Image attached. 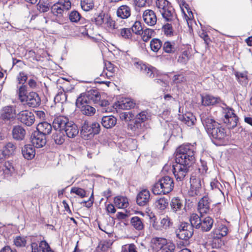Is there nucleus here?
<instances>
[{
	"label": "nucleus",
	"instance_id": "1",
	"mask_svg": "<svg viewBox=\"0 0 252 252\" xmlns=\"http://www.w3.org/2000/svg\"><path fill=\"white\" fill-rule=\"evenodd\" d=\"M175 161L176 163L173 165V173L177 181H182L195 162L193 146L190 144L180 146L176 150Z\"/></svg>",
	"mask_w": 252,
	"mask_h": 252
},
{
	"label": "nucleus",
	"instance_id": "2",
	"mask_svg": "<svg viewBox=\"0 0 252 252\" xmlns=\"http://www.w3.org/2000/svg\"><path fill=\"white\" fill-rule=\"evenodd\" d=\"M201 122L213 142L217 145H225L230 139L227 130L207 113L200 115Z\"/></svg>",
	"mask_w": 252,
	"mask_h": 252
},
{
	"label": "nucleus",
	"instance_id": "3",
	"mask_svg": "<svg viewBox=\"0 0 252 252\" xmlns=\"http://www.w3.org/2000/svg\"><path fill=\"white\" fill-rule=\"evenodd\" d=\"M99 97L97 90H91L79 95L76 99V105L83 115L93 116L95 113V109L91 104L99 100Z\"/></svg>",
	"mask_w": 252,
	"mask_h": 252
},
{
	"label": "nucleus",
	"instance_id": "4",
	"mask_svg": "<svg viewBox=\"0 0 252 252\" xmlns=\"http://www.w3.org/2000/svg\"><path fill=\"white\" fill-rule=\"evenodd\" d=\"M208 168L206 165H202V172L201 168L196 169L193 172L190 177V189L189 193L190 195H199L201 189V182L203 179V174L206 173Z\"/></svg>",
	"mask_w": 252,
	"mask_h": 252
},
{
	"label": "nucleus",
	"instance_id": "5",
	"mask_svg": "<svg viewBox=\"0 0 252 252\" xmlns=\"http://www.w3.org/2000/svg\"><path fill=\"white\" fill-rule=\"evenodd\" d=\"M190 222L195 229H200L203 232L209 231L214 224V220L209 216H199L196 214H192L189 219Z\"/></svg>",
	"mask_w": 252,
	"mask_h": 252
},
{
	"label": "nucleus",
	"instance_id": "6",
	"mask_svg": "<svg viewBox=\"0 0 252 252\" xmlns=\"http://www.w3.org/2000/svg\"><path fill=\"white\" fill-rule=\"evenodd\" d=\"M156 6L162 18L167 22L175 20L176 15L171 3L167 0H157Z\"/></svg>",
	"mask_w": 252,
	"mask_h": 252
},
{
	"label": "nucleus",
	"instance_id": "7",
	"mask_svg": "<svg viewBox=\"0 0 252 252\" xmlns=\"http://www.w3.org/2000/svg\"><path fill=\"white\" fill-rule=\"evenodd\" d=\"M100 131V126L97 122L90 123L85 121L82 124L81 134L84 139H89L97 134Z\"/></svg>",
	"mask_w": 252,
	"mask_h": 252
},
{
	"label": "nucleus",
	"instance_id": "8",
	"mask_svg": "<svg viewBox=\"0 0 252 252\" xmlns=\"http://www.w3.org/2000/svg\"><path fill=\"white\" fill-rule=\"evenodd\" d=\"M193 228L191 223L181 222L175 230L176 237L182 240H189L193 234Z\"/></svg>",
	"mask_w": 252,
	"mask_h": 252
},
{
	"label": "nucleus",
	"instance_id": "9",
	"mask_svg": "<svg viewBox=\"0 0 252 252\" xmlns=\"http://www.w3.org/2000/svg\"><path fill=\"white\" fill-rule=\"evenodd\" d=\"M17 112L16 106L14 105H7L3 107L0 110V119L8 123L13 121L16 118Z\"/></svg>",
	"mask_w": 252,
	"mask_h": 252
},
{
	"label": "nucleus",
	"instance_id": "10",
	"mask_svg": "<svg viewBox=\"0 0 252 252\" xmlns=\"http://www.w3.org/2000/svg\"><path fill=\"white\" fill-rule=\"evenodd\" d=\"M234 110L230 108H223L224 123L226 124L228 128H234L237 126L238 117L234 113Z\"/></svg>",
	"mask_w": 252,
	"mask_h": 252
},
{
	"label": "nucleus",
	"instance_id": "11",
	"mask_svg": "<svg viewBox=\"0 0 252 252\" xmlns=\"http://www.w3.org/2000/svg\"><path fill=\"white\" fill-rule=\"evenodd\" d=\"M18 120L27 126H31L35 121V117L33 114L28 110H23L17 114Z\"/></svg>",
	"mask_w": 252,
	"mask_h": 252
},
{
	"label": "nucleus",
	"instance_id": "12",
	"mask_svg": "<svg viewBox=\"0 0 252 252\" xmlns=\"http://www.w3.org/2000/svg\"><path fill=\"white\" fill-rule=\"evenodd\" d=\"M136 65V68L147 77L154 78L158 75V71L152 66H149L145 64L139 63H137Z\"/></svg>",
	"mask_w": 252,
	"mask_h": 252
},
{
	"label": "nucleus",
	"instance_id": "13",
	"mask_svg": "<svg viewBox=\"0 0 252 252\" xmlns=\"http://www.w3.org/2000/svg\"><path fill=\"white\" fill-rule=\"evenodd\" d=\"M136 65V68L147 77L154 78L158 75V71L152 66H149L145 64L139 63H137Z\"/></svg>",
	"mask_w": 252,
	"mask_h": 252
},
{
	"label": "nucleus",
	"instance_id": "14",
	"mask_svg": "<svg viewBox=\"0 0 252 252\" xmlns=\"http://www.w3.org/2000/svg\"><path fill=\"white\" fill-rule=\"evenodd\" d=\"M211 203V200L207 195L201 198L198 203V210L200 215L210 214L211 211L210 209Z\"/></svg>",
	"mask_w": 252,
	"mask_h": 252
},
{
	"label": "nucleus",
	"instance_id": "15",
	"mask_svg": "<svg viewBox=\"0 0 252 252\" xmlns=\"http://www.w3.org/2000/svg\"><path fill=\"white\" fill-rule=\"evenodd\" d=\"M31 248V252H54L46 241H41L39 244L32 242Z\"/></svg>",
	"mask_w": 252,
	"mask_h": 252
},
{
	"label": "nucleus",
	"instance_id": "16",
	"mask_svg": "<svg viewBox=\"0 0 252 252\" xmlns=\"http://www.w3.org/2000/svg\"><path fill=\"white\" fill-rule=\"evenodd\" d=\"M31 139L32 145L37 148L43 147L46 143V136L36 131L32 133Z\"/></svg>",
	"mask_w": 252,
	"mask_h": 252
},
{
	"label": "nucleus",
	"instance_id": "17",
	"mask_svg": "<svg viewBox=\"0 0 252 252\" xmlns=\"http://www.w3.org/2000/svg\"><path fill=\"white\" fill-rule=\"evenodd\" d=\"M24 102L31 107L39 106L41 103L40 98L38 94L35 92H31L28 94Z\"/></svg>",
	"mask_w": 252,
	"mask_h": 252
},
{
	"label": "nucleus",
	"instance_id": "18",
	"mask_svg": "<svg viewBox=\"0 0 252 252\" xmlns=\"http://www.w3.org/2000/svg\"><path fill=\"white\" fill-rule=\"evenodd\" d=\"M144 22L150 26H154L157 21V17L155 12L151 9L145 10L142 14Z\"/></svg>",
	"mask_w": 252,
	"mask_h": 252
},
{
	"label": "nucleus",
	"instance_id": "19",
	"mask_svg": "<svg viewBox=\"0 0 252 252\" xmlns=\"http://www.w3.org/2000/svg\"><path fill=\"white\" fill-rule=\"evenodd\" d=\"M150 200V192L147 189L141 190L137 194L136 202L138 205L143 206L147 205Z\"/></svg>",
	"mask_w": 252,
	"mask_h": 252
},
{
	"label": "nucleus",
	"instance_id": "20",
	"mask_svg": "<svg viewBox=\"0 0 252 252\" xmlns=\"http://www.w3.org/2000/svg\"><path fill=\"white\" fill-rule=\"evenodd\" d=\"M167 239L161 237L153 238L151 240V248L152 252H158L162 250L165 245L166 244Z\"/></svg>",
	"mask_w": 252,
	"mask_h": 252
},
{
	"label": "nucleus",
	"instance_id": "21",
	"mask_svg": "<svg viewBox=\"0 0 252 252\" xmlns=\"http://www.w3.org/2000/svg\"><path fill=\"white\" fill-rule=\"evenodd\" d=\"M63 131L65 132L66 136L67 137L73 138L78 135L79 129L77 125L73 122L70 121L67 124Z\"/></svg>",
	"mask_w": 252,
	"mask_h": 252
},
{
	"label": "nucleus",
	"instance_id": "22",
	"mask_svg": "<svg viewBox=\"0 0 252 252\" xmlns=\"http://www.w3.org/2000/svg\"><path fill=\"white\" fill-rule=\"evenodd\" d=\"M69 122L67 118L59 116L54 119L53 122V127L56 130L63 131L66 125Z\"/></svg>",
	"mask_w": 252,
	"mask_h": 252
},
{
	"label": "nucleus",
	"instance_id": "23",
	"mask_svg": "<svg viewBox=\"0 0 252 252\" xmlns=\"http://www.w3.org/2000/svg\"><path fill=\"white\" fill-rule=\"evenodd\" d=\"M227 227L223 225L220 224L211 233V237L214 239H220L226 236L228 233Z\"/></svg>",
	"mask_w": 252,
	"mask_h": 252
},
{
	"label": "nucleus",
	"instance_id": "24",
	"mask_svg": "<svg viewBox=\"0 0 252 252\" xmlns=\"http://www.w3.org/2000/svg\"><path fill=\"white\" fill-rule=\"evenodd\" d=\"M116 15L122 19H126L131 15V8L127 5L119 6L116 11Z\"/></svg>",
	"mask_w": 252,
	"mask_h": 252
},
{
	"label": "nucleus",
	"instance_id": "25",
	"mask_svg": "<svg viewBox=\"0 0 252 252\" xmlns=\"http://www.w3.org/2000/svg\"><path fill=\"white\" fill-rule=\"evenodd\" d=\"M12 135L15 140L21 141L23 140L25 136L26 130L21 126H15L13 128Z\"/></svg>",
	"mask_w": 252,
	"mask_h": 252
},
{
	"label": "nucleus",
	"instance_id": "26",
	"mask_svg": "<svg viewBox=\"0 0 252 252\" xmlns=\"http://www.w3.org/2000/svg\"><path fill=\"white\" fill-rule=\"evenodd\" d=\"M23 156L28 160L32 159L35 156V151L33 145L27 144L24 146L22 149Z\"/></svg>",
	"mask_w": 252,
	"mask_h": 252
},
{
	"label": "nucleus",
	"instance_id": "27",
	"mask_svg": "<svg viewBox=\"0 0 252 252\" xmlns=\"http://www.w3.org/2000/svg\"><path fill=\"white\" fill-rule=\"evenodd\" d=\"M234 74L239 84L243 86H246L248 84L249 79L247 71L245 70L242 72L235 71Z\"/></svg>",
	"mask_w": 252,
	"mask_h": 252
},
{
	"label": "nucleus",
	"instance_id": "28",
	"mask_svg": "<svg viewBox=\"0 0 252 252\" xmlns=\"http://www.w3.org/2000/svg\"><path fill=\"white\" fill-rule=\"evenodd\" d=\"M101 123L104 127L111 128L116 125L117 119L112 115L103 116L101 118Z\"/></svg>",
	"mask_w": 252,
	"mask_h": 252
},
{
	"label": "nucleus",
	"instance_id": "29",
	"mask_svg": "<svg viewBox=\"0 0 252 252\" xmlns=\"http://www.w3.org/2000/svg\"><path fill=\"white\" fill-rule=\"evenodd\" d=\"M36 131L39 132L44 136L51 133L52 126L49 123L46 122L39 123L36 126Z\"/></svg>",
	"mask_w": 252,
	"mask_h": 252
},
{
	"label": "nucleus",
	"instance_id": "30",
	"mask_svg": "<svg viewBox=\"0 0 252 252\" xmlns=\"http://www.w3.org/2000/svg\"><path fill=\"white\" fill-rule=\"evenodd\" d=\"M164 186V192L166 194L171 192L174 188V181L172 178L168 176H165L161 178Z\"/></svg>",
	"mask_w": 252,
	"mask_h": 252
},
{
	"label": "nucleus",
	"instance_id": "31",
	"mask_svg": "<svg viewBox=\"0 0 252 252\" xmlns=\"http://www.w3.org/2000/svg\"><path fill=\"white\" fill-rule=\"evenodd\" d=\"M202 103L204 106L213 105L219 103L220 99L211 95H205L201 97Z\"/></svg>",
	"mask_w": 252,
	"mask_h": 252
},
{
	"label": "nucleus",
	"instance_id": "32",
	"mask_svg": "<svg viewBox=\"0 0 252 252\" xmlns=\"http://www.w3.org/2000/svg\"><path fill=\"white\" fill-rule=\"evenodd\" d=\"M172 210L175 213L180 214L183 207L182 201L178 197L172 198L170 203Z\"/></svg>",
	"mask_w": 252,
	"mask_h": 252
},
{
	"label": "nucleus",
	"instance_id": "33",
	"mask_svg": "<svg viewBox=\"0 0 252 252\" xmlns=\"http://www.w3.org/2000/svg\"><path fill=\"white\" fill-rule=\"evenodd\" d=\"M0 168L5 177L10 176L14 171V168L9 161L5 162Z\"/></svg>",
	"mask_w": 252,
	"mask_h": 252
},
{
	"label": "nucleus",
	"instance_id": "34",
	"mask_svg": "<svg viewBox=\"0 0 252 252\" xmlns=\"http://www.w3.org/2000/svg\"><path fill=\"white\" fill-rule=\"evenodd\" d=\"M104 24L106 28L111 30L117 29L121 25L120 24H118L117 23V20H114L108 14L106 15Z\"/></svg>",
	"mask_w": 252,
	"mask_h": 252
},
{
	"label": "nucleus",
	"instance_id": "35",
	"mask_svg": "<svg viewBox=\"0 0 252 252\" xmlns=\"http://www.w3.org/2000/svg\"><path fill=\"white\" fill-rule=\"evenodd\" d=\"M114 202L116 206L119 208L124 209L128 206V199L124 196H116Z\"/></svg>",
	"mask_w": 252,
	"mask_h": 252
},
{
	"label": "nucleus",
	"instance_id": "36",
	"mask_svg": "<svg viewBox=\"0 0 252 252\" xmlns=\"http://www.w3.org/2000/svg\"><path fill=\"white\" fill-rule=\"evenodd\" d=\"M135 103L131 99L125 98L121 101H118V107L122 109H129L135 106Z\"/></svg>",
	"mask_w": 252,
	"mask_h": 252
},
{
	"label": "nucleus",
	"instance_id": "37",
	"mask_svg": "<svg viewBox=\"0 0 252 252\" xmlns=\"http://www.w3.org/2000/svg\"><path fill=\"white\" fill-rule=\"evenodd\" d=\"M152 191L154 194L156 195L166 194V192H164V186L161 179L153 185Z\"/></svg>",
	"mask_w": 252,
	"mask_h": 252
},
{
	"label": "nucleus",
	"instance_id": "38",
	"mask_svg": "<svg viewBox=\"0 0 252 252\" xmlns=\"http://www.w3.org/2000/svg\"><path fill=\"white\" fill-rule=\"evenodd\" d=\"M180 120L188 126H191L194 125L196 119L192 113H188L183 115Z\"/></svg>",
	"mask_w": 252,
	"mask_h": 252
},
{
	"label": "nucleus",
	"instance_id": "39",
	"mask_svg": "<svg viewBox=\"0 0 252 252\" xmlns=\"http://www.w3.org/2000/svg\"><path fill=\"white\" fill-rule=\"evenodd\" d=\"M130 223L137 230H142L144 228V225L143 220L138 217H132L130 220Z\"/></svg>",
	"mask_w": 252,
	"mask_h": 252
},
{
	"label": "nucleus",
	"instance_id": "40",
	"mask_svg": "<svg viewBox=\"0 0 252 252\" xmlns=\"http://www.w3.org/2000/svg\"><path fill=\"white\" fill-rule=\"evenodd\" d=\"M151 113L148 110H144L138 113L135 116V120L144 123L151 119Z\"/></svg>",
	"mask_w": 252,
	"mask_h": 252
},
{
	"label": "nucleus",
	"instance_id": "41",
	"mask_svg": "<svg viewBox=\"0 0 252 252\" xmlns=\"http://www.w3.org/2000/svg\"><path fill=\"white\" fill-rule=\"evenodd\" d=\"M98 95L99 97V100H98L96 102H94V104H97L99 105L101 108V111L103 112H111L112 110V108L109 107V106L110 105V102L106 100H100V95L99 93L98 92Z\"/></svg>",
	"mask_w": 252,
	"mask_h": 252
},
{
	"label": "nucleus",
	"instance_id": "42",
	"mask_svg": "<svg viewBox=\"0 0 252 252\" xmlns=\"http://www.w3.org/2000/svg\"><path fill=\"white\" fill-rule=\"evenodd\" d=\"M36 6L39 11L44 13L49 10L50 4L48 0H39Z\"/></svg>",
	"mask_w": 252,
	"mask_h": 252
},
{
	"label": "nucleus",
	"instance_id": "43",
	"mask_svg": "<svg viewBox=\"0 0 252 252\" xmlns=\"http://www.w3.org/2000/svg\"><path fill=\"white\" fill-rule=\"evenodd\" d=\"M63 131L56 130L53 135V138L57 144H62L65 140V136L63 132Z\"/></svg>",
	"mask_w": 252,
	"mask_h": 252
},
{
	"label": "nucleus",
	"instance_id": "44",
	"mask_svg": "<svg viewBox=\"0 0 252 252\" xmlns=\"http://www.w3.org/2000/svg\"><path fill=\"white\" fill-rule=\"evenodd\" d=\"M80 5L84 11H89L94 6V0H81Z\"/></svg>",
	"mask_w": 252,
	"mask_h": 252
},
{
	"label": "nucleus",
	"instance_id": "45",
	"mask_svg": "<svg viewBox=\"0 0 252 252\" xmlns=\"http://www.w3.org/2000/svg\"><path fill=\"white\" fill-rule=\"evenodd\" d=\"M155 205L159 210H164L168 205V200L164 197L159 198L156 200Z\"/></svg>",
	"mask_w": 252,
	"mask_h": 252
},
{
	"label": "nucleus",
	"instance_id": "46",
	"mask_svg": "<svg viewBox=\"0 0 252 252\" xmlns=\"http://www.w3.org/2000/svg\"><path fill=\"white\" fill-rule=\"evenodd\" d=\"M16 146L12 142L7 143L2 149L7 157L14 154Z\"/></svg>",
	"mask_w": 252,
	"mask_h": 252
},
{
	"label": "nucleus",
	"instance_id": "47",
	"mask_svg": "<svg viewBox=\"0 0 252 252\" xmlns=\"http://www.w3.org/2000/svg\"><path fill=\"white\" fill-rule=\"evenodd\" d=\"M163 49L167 53H174L176 51L175 43L174 42L166 41L163 45Z\"/></svg>",
	"mask_w": 252,
	"mask_h": 252
},
{
	"label": "nucleus",
	"instance_id": "48",
	"mask_svg": "<svg viewBox=\"0 0 252 252\" xmlns=\"http://www.w3.org/2000/svg\"><path fill=\"white\" fill-rule=\"evenodd\" d=\"M131 129L134 132L135 134L139 135L144 130V125L142 123L135 120L133 125L131 127Z\"/></svg>",
	"mask_w": 252,
	"mask_h": 252
},
{
	"label": "nucleus",
	"instance_id": "49",
	"mask_svg": "<svg viewBox=\"0 0 252 252\" xmlns=\"http://www.w3.org/2000/svg\"><path fill=\"white\" fill-rule=\"evenodd\" d=\"M161 224V230L162 229H168L171 228L173 225V222L171 219L167 216L163 218L160 221Z\"/></svg>",
	"mask_w": 252,
	"mask_h": 252
},
{
	"label": "nucleus",
	"instance_id": "50",
	"mask_svg": "<svg viewBox=\"0 0 252 252\" xmlns=\"http://www.w3.org/2000/svg\"><path fill=\"white\" fill-rule=\"evenodd\" d=\"M162 46V42L158 38H153L150 42V47L152 51L157 52Z\"/></svg>",
	"mask_w": 252,
	"mask_h": 252
},
{
	"label": "nucleus",
	"instance_id": "51",
	"mask_svg": "<svg viewBox=\"0 0 252 252\" xmlns=\"http://www.w3.org/2000/svg\"><path fill=\"white\" fill-rule=\"evenodd\" d=\"M107 14L105 13L103 11H101L99 14L95 15L94 17V21L95 24L97 26H101L103 24H104L105 18ZM93 21V20H92Z\"/></svg>",
	"mask_w": 252,
	"mask_h": 252
},
{
	"label": "nucleus",
	"instance_id": "52",
	"mask_svg": "<svg viewBox=\"0 0 252 252\" xmlns=\"http://www.w3.org/2000/svg\"><path fill=\"white\" fill-rule=\"evenodd\" d=\"M18 94L20 100L22 102H24V100L28 95L26 86L22 85L20 86L19 88Z\"/></svg>",
	"mask_w": 252,
	"mask_h": 252
},
{
	"label": "nucleus",
	"instance_id": "53",
	"mask_svg": "<svg viewBox=\"0 0 252 252\" xmlns=\"http://www.w3.org/2000/svg\"><path fill=\"white\" fill-rule=\"evenodd\" d=\"M68 16L70 21L73 23H77L81 18L80 14L76 10L71 11Z\"/></svg>",
	"mask_w": 252,
	"mask_h": 252
},
{
	"label": "nucleus",
	"instance_id": "54",
	"mask_svg": "<svg viewBox=\"0 0 252 252\" xmlns=\"http://www.w3.org/2000/svg\"><path fill=\"white\" fill-rule=\"evenodd\" d=\"M154 31L150 29H146L142 32V38L144 42H147L152 36Z\"/></svg>",
	"mask_w": 252,
	"mask_h": 252
},
{
	"label": "nucleus",
	"instance_id": "55",
	"mask_svg": "<svg viewBox=\"0 0 252 252\" xmlns=\"http://www.w3.org/2000/svg\"><path fill=\"white\" fill-rule=\"evenodd\" d=\"M67 100V96L65 93L60 92L54 98V101L55 103H60L63 104Z\"/></svg>",
	"mask_w": 252,
	"mask_h": 252
},
{
	"label": "nucleus",
	"instance_id": "56",
	"mask_svg": "<svg viewBox=\"0 0 252 252\" xmlns=\"http://www.w3.org/2000/svg\"><path fill=\"white\" fill-rule=\"evenodd\" d=\"M56 4L65 11H67L71 8V2L69 0H59Z\"/></svg>",
	"mask_w": 252,
	"mask_h": 252
},
{
	"label": "nucleus",
	"instance_id": "57",
	"mask_svg": "<svg viewBox=\"0 0 252 252\" xmlns=\"http://www.w3.org/2000/svg\"><path fill=\"white\" fill-rule=\"evenodd\" d=\"M51 10L54 15L59 17L62 16L63 14V12L65 11L61 7H60L58 5H57L56 3L54 4L52 6Z\"/></svg>",
	"mask_w": 252,
	"mask_h": 252
},
{
	"label": "nucleus",
	"instance_id": "58",
	"mask_svg": "<svg viewBox=\"0 0 252 252\" xmlns=\"http://www.w3.org/2000/svg\"><path fill=\"white\" fill-rule=\"evenodd\" d=\"M142 30V28L141 23L140 22L137 21L134 23L131 28L130 29V30H131L133 32L136 34H140Z\"/></svg>",
	"mask_w": 252,
	"mask_h": 252
},
{
	"label": "nucleus",
	"instance_id": "59",
	"mask_svg": "<svg viewBox=\"0 0 252 252\" xmlns=\"http://www.w3.org/2000/svg\"><path fill=\"white\" fill-rule=\"evenodd\" d=\"M134 117V114L131 111L127 112H123L120 114V118L122 121L128 122L130 121Z\"/></svg>",
	"mask_w": 252,
	"mask_h": 252
},
{
	"label": "nucleus",
	"instance_id": "60",
	"mask_svg": "<svg viewBox=\"0 0 252 252\" xmlns=\"http://www.w3.org/2000/svg\"><path fill=\"white\" fill-rule=\"evenodd\" d=\"M162 31L167 36L173 35V29L171 24L167 23L162 27Z\"/></svg>",
	"mask_w": 252,
	"mask_h": 252
},
{
	"label": "nucleus",
	"instance_id": "61",
	"mask_svg": "<svg viewBox=\"0 0 252 252\" xmlns=\"http://www.w3.org/2000/svg\"><path fill=\"white\" fill-rule=\"evenodd\" d=\"M175 244L171 242H166V244L163 247L161 252H174L175 250Z\"/></svg>",
	"mask_w": 252,
	"mask_h": 252
},
{
	"label": "nucleus",
	"instance_id": "62",
	"mask_svg": "<svg viewBox=\"0 0 252 252\" xmlns=\"http://www.w3.org/2000/svg\"><path fill=\"white\" fill-rule=\"evenodd\" d=\"M189 54L187 51H184L182 55L179 57L178 61L182 63H186L189 59Z\"/></svg>",
	"mask_w": 252,
	"mask_h": 252
},
{
	"label": "nucleus",
	"instance_id": "63",
	"mask_svg": "<svg viewBox=\"0 0 252 252\" xmlns=\"http://www.w3.org/2000/svg\"><path fill=\"white\" fill-rule=\"evenodd\" d=\"M71 193H74L78 195V196H80L81 197L83 198L86 196V191L81 189L79 188H72L71 189Z\"/></svg>",
	"mask_w": 252,
	"mask_h": 252
},
{
	"label": "nucleus",
	"instance_id": "64",
	"mask_svg": "<svg viewBox=\"0 0 252 252\" xmlns=\"http://www.w3.org/2000/svg\"><path fill=\"white\" fill-rule=\"evenodd\" d=\"M120 34L125 39H129L132 36L130 29L124 28L121 29Z\"/></svg>",
	"mask_w": 252,
	"mask_h": 252
}]
</instances>
